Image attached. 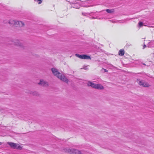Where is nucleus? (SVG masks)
I'll return each mask as SVG.
<instances>
[{
    "mask_svg": "<svg viewBox=\"0 0 154 154\" xmlns=\"http://www.w3.org/2000/svg\"><path fill=\"white\" fill-rule=\"evenodd\" d=\"M138 84L140 86L143 87H149L150 85L147 82H145L143 80H140L139 79L137 80Z\"/></svg>",
    "mask_w": 154,
    "mask_h": 154,
    "instance_id": "20e7f679",
    "label": "nucleus"
},
{
    "mask_svg": "<svg viewBox=\"0 0 154 154\" xmlns=\"http://www.w3.org/2000/svg\"><path fill=\"white\" fill-rule=\"evenodd\" d=\"M92 19H96V18H95V17H92Z\"/></svg>",
    "mask_w": 154,
    "mask_h": 154,
    "instance_id": "6ab92c4d",
    "label": "nucleus"
},
{
    "mask_svg": "<svg viewBox=\"0 0 154 154\" xmlns=\"http://www.w3.org/2000/svg\"><path fill=\"white\" fill-rule=\"evenodd\" d=\"M146 46V45H144V46H143V49Z\"/></svg>",
    "mask_w": 154,
    "mask_h": 154,
    "instance_id": "a211bd4d",
    "label": "nucleus"
},
{
    "mask_svg": "<svg viewBox=\"0 0 154 154\" xmlns=\"http://www.w3.org/2000/svg\"><path fill=\"white\" fill-rule=\"evenodd\" d=\"M2 144V143L0 142V145H1Z\"/></svg>",
    "mask_w": 154,
    "mask_h": 154,
    "instance_id": "412c9836",
    "label": "nucleus"
},
{
    "mask_svg": "<svg viewBox=\"0 0 154 154\" xmlns=\"http://www.w3.org/2000/svg\"><path fill=\"white\" fill-rule=\"evenodd\" d=\"M96 84L90 81L88 82L87 83L88 86H91L94 88H95Z\"/></svg>",
    "mask_w": 154,
    "mask_h": 154,
    "instance_id": "9d476101",
    "label": "nucleus"
},
{
    "mask_svg": "<svg viewBox=\"0 0 154 154\" xmlns=\"http://www.w3.org/2000/svg\"><path fill=\"white\" fill-rule=\"evenodd\" d=\"M51 71L54 74V75L56 76L57 78L60 79L61 80L67 83L68 82V80L63 74H61L60 72H59L55 68H53L51 69Z\"/></svg>",
    "mask_w": 154,
    "mask_h": 154,
    "instance_id": "f257e3e1",
    "label": "nucleus"
},
{
    "mask_svg": "<svg viewBox=\"0 0 154 154\" xmlns=\"http://www.w3.org/2000/svg\"><path fill=\"white\" fill-rule=\"evenodd\" d=\"M64 151L66 152L72 154H82L80 151L73 149L67 148L64 149Z\"/></svg>",
    "mask_w": 154,
    "mask_h": 154,
    "instance_id": "7ed1b4c3",
    "label": "nucleus"
},
{
    "mask_svg": "<svg viewBox=\"0 0 154 154\" xmlns=\"http://www.w3.org/2000/svg\"><path fill=\"white\" fill-rule=\"evenodd\" d=\"M15 45L19 46H21V44L19 40L16 41V42H15Z\"/></svg>",
    "mask_w": 154,
    "mask_h": 154,
    "instance_id": "ddd939ff",
    "label": "nucleus"
},
{
    "mask_svg": "<svg viewBox=\"0 0 154 154\" xmlns=\"http://www.w3.org/2000/svg\"><path fill=\"white\" fill-rule=\"evenodd\" d=\"M106 11L108 13H111L114 12V10L113 9H106Z\"/></svg>",
    "mask_w": 154,
    "mask_h": 154,
    "instance_id": "f8f14e48",
    "label": "nucleus"
},
{
    "mask_svg": "<svg viewBox=\"0 0 154 154\" xmlns=\"http://www.w3.org/2000/svg\"><path fill=\"white\" fill-rule=\"evenodd\" d=\"M31 94L35 96H37L39 95L38 93L36 91H34L32 93H31Z\"/></svg>",
    "mask_w": 154,
    "mask_h": 154,
    "instance_id": "4468645a",
    "label": "nucleus"
},
{
    "mask_svg": "<svg viewBox=\"0 0 154 154\" xmlns=\"http://www.w3.org/2000/svg\"><path fill=\"white\" fill-rule=\"evenodd\" d=\"M96 84L90 81L88 82L87 83L88 86H91L94 88H95Z\"/></svg>",
    "mask_w": 154,
    "mask_h": 154,
    "instance_id": "1a4fd4ad",
    "label": "nucleus"
},
{
    "mask_svg": "<svg viewBox=\"0 0 154 154\" xmlns=\"http://www.w3.org/2000/svg\"><path fill=\"white\" fill-rule=\"evenodd\" d=\"M95 86V89L98 90H103L104 89L103 86L100 84H96Z\"/></svg>",
    "mask_w": 154,
    "mask_h": 154,
    "instance_id": "6e6552de",
    "label": "nucleus"
},
{
    "mask_svg": "<svg viewBox=\"0 0 154 154\" xmlns=\"http://www.w3.org/2000/svg\"><path fill=\"white\" fill-rule=\"evenodd\" d=\"M37 2H38V4H40L42 3V1L41 0H38Z\"/></svg>",
    "mask_w": 154,
    "mask_h": 154,
    "instance_id": "f3484780",
    "label": "nucleus"
},
{
    "mask_svg": "<svg viewBox=\"0 0 154 154\" xmlns=\"http://www.w3.org/2000/svg\"><path fill=\"white\" fill-rule=\"evenodd\" d=\"M75 55L77 57L81 59L90 60L91 58L90 56L84 54L80 55L78 54H76Z\"/></svg>",
    "mask_w": 154,
    "mask_h": 154,
    "instance_id": "39448f33",
    "label": "nucleus"
},
{
    "mask_svg": "<svg viewBox=\"0 0 154 154\" xmlns=\"http://www.w3.org/2000/svg\"><path fill=\"white\" fill-rule=\"evenodd\" d=\"M125 51L124 50L121 49L119 52V54L120 56H123L124 55Z\"/></svg>",
    "mask_w": 154,
    "mask_h": 154,
    "instance_id": "9b49d317",
    "label": "nucleus"
},
{
    "mask_svg": "<svg viewBox=\"0 0 154 154\" xmlns=\"http://www.w3.org/2000/svg\"><path fill=\"white\" fill-rule=\"evenodd\" d=\"M139 26L140 27H141L143 26V23L141 22H139L138 23Z\"/></svg>",
    "mask_w": 154,
    "mask_h": 154,
    "instance_id": "2eb2a0df",
    "label": "nucleus"
},
{
    "mask_svg": "<svg viewBox=\"0 0 154 154\" xmlns=\"http://www.w3.org/2000/svg\"><path fill=\"white\" fill-rule=\"evenodd\" d=\"M8 143L11 147L14 149H18L20 147V146L18 144L15 143L8 142Z\"/></svg>",
    "mask_w": 154,
    "mask_h": 154,
    "instance_id": "423d86ee",
    "label": "nucleus"
},
{
    "mask_svg": "<svg viewBox=\"0 0 154 154\" xmlns=\"http://www.w3.org/2000/svg\"><path fill=\"white\" fill-rule=\"evenodd\" d=\"M89 66V65H88L87 66H84L81 69H85V70H88V68L87 67L88 66Z\"/></svg>",
    "mask_w": 154,
    "mask_h": 154,
    "instance_id": "dca6fc26",
    "label": "nucleus"
},
{
    "mask_svg": "<svg viewBox=\"0 0 154 154\" xmlns=\"http://www.w3.org/2000/svg\"><path fill=\"white\" fill-rule=\"evenodd\" d=\"M38 84L43 86H47L48 85V82L43 80H40V82Z\"/></svg>",
    "mask_w": 154,
    "mask_h": 154,
    "instance_id": "0eeeda50",
    "label": "nucleus"
},
{
    "mask_svg": "<svg viewBox=\"0 0 154 154\" xmlns=\"http://www.w3.org/2000/svg\"><path fill=\"white\" fill-rule=\"evenodd\" d=\"M104 70L105 72H107V71L106 69H105Z\"/></svg>",
    "mask_w": 154,
    "mask_h": 154,
    "instance_id": "aec40b11",
    "label": "nucleus"
},
{
    "mask_svg": "<svg viewBox=\"0 0 154 154\" xmlns=\"http://www.w3.org/2000/svg\"><path fill=\"white\" fill-rule=\"evenodd\" d=\"M11 25H14L16 27H21L24 25V23L21 21L11 20L9 21L8 23Z\"/></svg>",
    "mask_w": 154,
    "mask_h": 154,
    "instance_id": "f03ea898",
    "label": "nucleus"
}]
</instances>
